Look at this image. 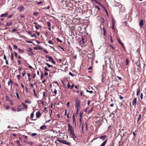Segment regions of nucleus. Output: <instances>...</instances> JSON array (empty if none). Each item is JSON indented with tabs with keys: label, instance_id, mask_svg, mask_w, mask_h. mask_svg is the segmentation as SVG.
<instances>
[{
	"label": "nucleus",
	"instance_id": "nucleus-1",
	"mask_svg": "<svg viewBox=\"0 0 146 146\" xmlns=\"http://www.w3.org/2000/svg\"><path fill=\"white\" fill-rule=\"evenodd\" d=\"M68 131L70 133V135L71 137L74 139V140H75V139L76 138L74 131V129L72 126L70 125V123H68Z\"/></svg>",
	"mask_w": 146,
	"mask_h": 146
},
{
	"label": "nucleus",
	"instance_id": "nucleus-2",
	"mask_svg": "<svg viewBox=\"0 0 146 146\" xmlns=\"http://www.w3.org/2000/svg\"><path fill=\"white\" fill-rule=\"evenodd\" d=\"M99 138L100 139H102V141L105 140L100 146H104L108 141L106 135H104L100 136Z\"/></svg>",
	"mask_w": 146,
	"mask_h": 146
},
{
	"label": "nucleus",
	"instance_id": "nucleus-3",
	"mask_svg": "<svg viewBox=\"0 0 146 146\" xmlns=\"http://www.w3.org/2000/svg\"><path fill=\"white\" fill-rule=\"evenodd\" d=\"M75 107L81 108L80 106V100L77 98H76L75 100Z\"/></svg>",
	"mask_w": 146,
	"mask_h": 146
},
{
	"label": "nucleus",
	"instance_id": "nucleus-4",
	"mask_svg": "<svg viewBox=\"0 0 146 146\" xmlns=\"http://www.w3.org/2000/svg\"><path fill=\"white\" fill-rule=\"evenodd\" d=\"M45 58H48V60L49 61L51 62H52V63H53L54 64H55V63H56L54 61L53 59L51 56H49L48 55H46L45 56Z\"/></svg>",
	"mask_w": 146,
	"mask_h": 146
},
{
	"label": "nucleus",
	"instance_id": "nucleus-5",
	"mask_svg": "<svg viewBox=\"0 0 146 146\" xmlns=\"http://www.w3.org/2000/svg\"><path fill=\"white\" fill-rule=\"evenodd\" d=\"M33 49L31 48H29V49L27 50L28 54L29 56H32L34 55V53L32 52Z\"/></svg>",
	"mask_w": 146,
	"mask_h": 146
},
{
	"label": "nucleus",
	"instance_id": "nucleus-6",
	"mask_svg": "<svg viewBox=\"0 0 146 146\" xmlns=\"http://www.w3.org/2000/svg\"><path fill=\"white\" fill-rule=\"evenodd\" d=\"M13 25V23L11 21L7 22L5 25L6 26H11Z\"/></svg>",
	"mask_w": 146,
	"mask_h": 146
},
{
	"label": "nucleus",
	"instance_id": "nucleus-7",
	"mask_svg": "<svg viewBox=\"0 0 146 146\" xmlns=\"http://www.w3.org/2000/svg\"><path fill=\"white\" fill-rule=\"evenodd\" d=\"M18 9L20 11H23L25 9V8L23 5H21L18 8Z\"/></svg>",
	"mask_w": 146,
	"mask_h": 146
},
{
	"label": "nucleus",
	"instance_id": "nucleus-8",
	"mask_svg": "<svg viewBox=\"0 0 146 146\" xmlns=\"http://www.w3.org/2000/svg\"><path fill=\"white\" fill-rule=\"evenodd\" d=\"M62 143L70 146L71 143L70 142H68L66 140H64L63 141Z\"/></svg>",
	"mask_w": 146,
	"mask_h": 146
},
{
	"label": "nucleus",
	"instance_id": "nucleus-9",
	"mask_svg": "<svg viewBox=\"0 0 146 146\" xmlns=\"http://www.w3.org/2000/svg\"><path fill=\"white\" fill-rule=\"evenodd\" d=\"M8 15V13H3V14H1V15H0V17H6Z\"/></svg>",
	"mask_w": 146,
	"mask_h": 146
},
{
	"label": "nucleus",
	"instance_id": "nucleus-10",
	"mask_svg": "<svg viewBox=\"0 0 146 146\" xmlns=\"http://www.w3.org/2000/svg\"><path fill=\"white\" fill-rule=\"evenodd\" d=\"M137 98H135L133 100L132 102V104L134 106L136 105V103H137Z\"/></svg>",
	"mask_w": 146,
	"mask_h": 146
},
{
	"label": "nucleus",
	"instance_id": "nucleus-11",
	"mask_svg": "<svg viewBox=\"0 0 146 146\" xmlns=\"http://www.w3.org/2000/svg\"><path fill=\"white\" fill-rule=\"evenodd\" d=\"M41 115V113L39 111H37L36 113V116L37 118L39 117Z\"/></svg>",
	"mask_w": 146,
	"mask_h": 146
},
{
	"label": "nucleus",
	"instance_id": "nucleus-12",
	"mask_svg": "<svg viewBox=\"0 0 146 146\" xmlns=\"http://www.w3.org/2000/svg\"><path fill=\"white\" fill-rule=\"evenodd\" d=\"M117 39L118 40V42L121 45L123 48H124V44L121 42L120 40L118 38H117Z\"/></svg>",
	"mask_w": 146,
	"mask_h": 146
},
{
	"label": "nucleus",
	"instance_id": "nucleus-13",
	"mask_svg": "<svg viewBox=\"0 0 146 146\" xmlns=\"http://www.w3.org/2000/svg\"><path fill=\"white\" fill-rule=\"evenodd\" d=\"M139 25L140 27H142L143 26V22L142 20H141L139 23Z\"/></svg>",
	"mask_w": 146,
	"mask_h": 146
},
{
	"label": "nucleus",
	"instance_id": "nucleus-14",
	"mask_svg": "<svg viewBox=\"0 0 146 146\" xmlns=\"http://www.w3.org/2000/svg\"><path fill=\"white\" fill-rule=\"evenodd\" d=\"M46 128V127L45 125H42L40 127V129L42 130H44Z\"/></svg>",
	"mask_w": 146,
	"mask_h": 146
},
{
	"label": "nucleus",
	"instance_id": "nucleus-15",
	"mask_svg": "<svg viewBox=\"0 0 146 146\" xmlns=\"http://www.w3.org/2000/svg\"><path fill=\"white\" fill-rule=\"evenodd\" d=\"M34 116V113L33 112L32 113L31 115V118L32 119V120H35L36 119H34L33 117Z\"/></svg>",
	"mask_w": 146,
	"mask_h": 146
},
{
	"label": "nucleus",
	"instance_id": "nucleus-16",
	"mask_svg": "<svg viewBox=\"0 0 146 146\" xmlns=\"http://www.w3.org/2000/svg\"><path fill=\"white\" fill-rule=\"evenodd\" d=\"M137 92L136 95H137V96L139 94V92L140 90V88L139 87L137 89Z\"/></svg>",
	"mask_w": 146,
	"mask_h": 146
},
{
	"label": "nucleus",
	"instance_id": "nucleus-17",
	"mask_svg": "<svg viewBox=\"0 0 146 146\" xmlns=\"http://www.w3.org/2000/svg\"><path fill=\"white\" fill-rule=\"evenodd\" d=\"M22 105L26 109H27V106L26 104H24V103H22Z\"/></svg>",
	"mask_w": 146,
	"mask_h": 146
},
{
	"label": "nucleus",
	"instance_id": "nucleus-18",
	"mask_svg": "<svg viewBox=\"0 0 146 146\" xmlns=\"http://www.w3.org/2000/svg\"><path fill=\"white\" fill-rule=\"evenodd\" d=\"M23 108H18L17 109V111L19 112L20 111H23Z\"/></svg>",
	"mask_w": 146,
	"mask_h": 146
},
{
	"label": "nucleus",
	"instance_id": "nucleus-19",
	"mask_svg": "<svg viewBox=\"0 0 146 146\" xmlns=\"http://www.w3.org/2000/svg\"><path fill=\"white\" fill-rule=\"evenodd\" d=\"M98 3H99L98 4V5H100V6L102 7L103 8H105L104 6L100 2Z\"/></svg>",
	"mask_w": 146,
	"mask_h": 146
},
{
	"label": "nucleus",
	"instance_id": "nucleus-20",
	"mask_svg": "<svg viewBox=\"0 0 146 146\" xmlns=\"http://www.w3.org/2000/svg\"><path fill=\"white\" fill-rule=\"evenodd\" d=\"M16 94L18 99H20V96L18 92H16Z\"/></svg>",
	"mask_w": 146,
	"mask_h": 146
},
{
	"label": "nucleus",
	"instance_id": "nucleus-21",
	"mask_svg": "<svg viewBox=\"0 0 146 146\" xmlns=\"http://www.w3.org/2000/svg\"><path fill=\"white\" fill-rule=\"evenodd\" d=\"M47 25L49 27H50L51 24L50 22L47 21L46 23Z\"/></svg>",
	"mask_w": 146,
	"mask_h": 146
},
{
	"label": "nucleus",
	"instance_id": "nucleus-22",
	"mask_svg": "<svg viewBox=\"0 0 146 146\" xmlns=\"http://www.w3.org/2000/svg\"><path fill=\"white\" fill-rule=\"evenodd\" d=\"M25 103H28L29 104H31V101L28 100H26L25 101Z\"/></svg>",
	"mask_w": 146,
	"mask_h": 146
},
{
	"label": "nucleus",
	"instance_id": "nucleus-23",
	"mask_svg": "<svg viewBox=\"0 0 146 146\" xmlns=\"http://www.w3.org/2000/svg\"><path fill=\"white\" fill-rule=\"evenodd\" d=\"M16 143L19 146H22L20 144L19 141V140L16 141Z\"/></svg>",
	"mask_w": 146,
	"mask_h": 146
},
{
	"label": "nucleus",
	"instance_id": "nucleus-24",
	"mask_svg": "<svg viewBox=\"0 0 146 146\" xmlns=\"http://www.w3.org/2000/svg\"><path fill=\"white\" fill-rule=\"evenodd\" d=\"M33 91L34 92L35 96H36V97L37 98V96L36 95V92H36L35 90L34 89H33Z\"/></svg>",
	"mask_w": 146,
	"mask_h": 146
},
{
	"label": "nucleus",
	"instance_id": "nucleus-25",
	"mask_svg": "<svg viewBox=\"0 0 146 146\" xmlns=\"http://www.w3.org/2000/svg\"><path fill=\"white\" fill-rule=\"evenodd\" d=\"M45 64L46 65H47L48 66V67L49 68H50L52 67L51 65H50L48 63H45Z\"/></svg>",
	"mask_w": 146,
	"mask_h": 146
},
{
	"label": "nucleus",
	"instance_id": "nucleus-26",
	"mask_svg": "<svg viewBox=\"0 0 146 146\" xmlns=\"http://www.w3.org/2000/svg\"><path fill=\"white\" fill-rule=\"evenodd\" d=\"M37 134L36 133H32L31 134V136H32V137H34V136H35Z\"/></svg>",
	"mask_w": 146,
	"mask_h": 146
},
{
	"label": "nucleus",
	"instance_id": "nucleus-27",
	"mask_svg": "<svg viewBox=\"0 0 146 146\" xmlns=\"http://www.w3.org/2000/svg\"><path fill=\"white\" fill-rule=\"evenodd\" d=\"M17 31V30L15 28L13 29H12V33H14Z\"/></svg>",
	"mask_w": 146,
	"mask_h": 146
},
{
	"label": "nucleus",
	"instance_id": "nucleus-28",
	"mask_svg": "<svg viewBox=\"0 0 146 146\" xmlns=\"http://www.w3.org/2000/svg\"><path fill=\"white\" fill-rule=\"evenodd\" d=\"M71 114L68 113L67 114V117L68 118H69L71 117Z\"/></svg>",
	"mask_w": 146,
	"mask_h": 146
},
{
	"label": "nucleus",
	"instance_id": "nucleus-29",
	"mask_svg": "<svg viewBox=\"0 0 146 146\" xmlns=\"http://www.w3.org/2000/svg\"><path fill=\"white\" fill-rule=\"evenodd\" d=\"M27 143L29 144L30 145H33V143L31 142H27Z\"/></svg>",
	"mask_w": 146,
	"mask_h": 146
},
{
	"label": "nucleus",
	"instance_id": "nucleus-30",
	"mask_svg": "<svg viewBox=\"0 0 146 146\" xmlns=\"http://www.w3.org/2000/svg\"><path fill=\"white\" fill-rule=\"evenodd\" d=\"M86 92H89L90 94H92L93 93V91H89L88 90H86Z\"/></svg>",
	"mask_w": 146,
	"mask_h": 146
},
{
	"label": "nucleus",
	"instance_id": "nucleus-31",
	"mask_svg": "<svg viewBox=\"0 0 146 146\" xmlns=\"http://www.w3.org/2000/svg\"><path fill=\"white\" fill-rule=\"evenodd\" d=\"M11 60H13L14 59V56H13V54L12 53H11Z\"/></svg>",
	"mask_w": 146,
	"mask_h": 146
},
{
	"label": "nucleus",
	"instance_id": "nucleus-32",
	"mask_svg": "<svg viewBox=\"0 0 146 146\" xmlns=\"http://www.w3.org/2000/svg\"><path fill=\"white\" fill-rule=\"evenodd\" d=\"M57 141H59V142L61 143H62L63 140H62L59 139H57Z\"/></svg>",
	"mask_w": 146,
	"mask_h": 146
},
{
	"label": "nucleus",
	"instance_id": "nucleus-33",
	"mask_svg": "<svg viewBox=\"0 0 146 146\" xmlns=\"http://www.w3.org/2000/svg\"><path fill=\"white\" fill-rule=\"evenodd\" d=\"M143 93H141V95H140V98L141 100H142L143 99Z\"/></svg>",
	"mask_w": 146,
	"mask_h": 146
},
{
	"label": "nucleus",
	"instance_id": "nucleus-34",
	"mask_svg": "<svg viewBox=\"0 0 146 146\" xmlns=\"http://www.w3.org/2000/svg\"><path fill=\"white\" fill-rule=\"evenodd\" d=\"M56 40L59 42L60 43H61L62 42V41L60 40L58 38H57Z\"/></svg>",
	"mask_w": 146,
	"mask_h": 146
},
{
	"label": "nucleus",
	"instance_id": "nucleus-35",
	"mask_svg": "<svg viewBox=\"0 0 146 146\" xmlns=\"http://www.w3.org/2000/svg\"><path fill=\"white\" fill-rule=\"evenodd\" d=\"M83 91H80V96H84V95H83Z\"/></svg>",
	"mask_w": 146,
	"mask_h": 146
},
{
	"label": "nucleus",
	"instance_id": "nucleus-36",
	"mask_svg": "<svg viewBox=\"0 0 146 146\" xmlns=\"http://www.w3.org/2000/svg\"><path fill=\"white\" fill-rule=\"evenodd\" d=\"M84 38L83 37H82L81 39V40H80V42H81L82 41L83 43L84 44Z\"/></svg>",
	"mask_w": 146,
	"mask_h": 146
},
{
	"label": "nucleus",
	"instance_id": "nucleus-37",
	"mask_svg": "<svg viewBox=\"0 0 146 146\" xmlns=\"http://www.w3.org/2000/svg\"><path fill=\"white\" fill-rule=\"evenodd\" d=\"M76 108V111H79L80 110L81 108L79 107H75Z\"/></svg>",
	"mask_w": 146,
	"mask_h": 146
},
{
	"label": "nucleus",
	"instance_id": "nucleus-38",
	"mask_svg": "<svg viewBox=\"0 0 146 146\" xmlns=\"http://www.w3.org/2000/svg\"><path fill=\"white\" fill-rule=\"evenodd\" d=\"M83 114V113L81 111L80 113V117L82 118V115Z\"/></svg>",
	"mask_w": 146,
	"mask_h": 146
},
{
	"label": "nucleus",
	"instance_id": "nucleus-39",
	"mask_svg": "<svg viewBox=\"0 0 146 146\" xmlns=\"http://www.w3.org/2000/svg\"><path fill=\"white\" fill-rule=\"evenodd\" d=\"M6 100L8 101H9L11 100L10 98L8 97H6Z\"/></svg>",
	"mask_w": 146,
	"mask_h": 146
},
{
	"label": "nucleus",
	"instance_id": "nucleus-40",
	"mask_svg": "<svg viewBox=\"0 0 146 146\" xmlns=\"http://www.w3.org/2000/svg\"><path fill=\"white\" fill-rule=\"evenodd\" d=\"M69 74L73 77L74 76V75L71 72H69Z\"/></svg>",
	"mask_w": 146,
	"mask_h": 146
},
{
	"label": "nucleus",
	"instance_id": "nucleus-41",
	"mask_svg": "<svg viewBox=\"0 0 146 146\" xmlns=\"http://www.w3.org/2000/svg\"><path fill=\"white\" fill-rule=\"evenodd\" d=\"M12 17V15H8L7 17V19H9L11 17Z\"/></svg>",
	"mask_w": 146,
	"mask_h": 146
},
{
	"label": "nucleus",
	"instance_id": "nucleus-42",
	"mask_svg": "<svg viewBox=\"0 0 146 146\" xmlns=\"http://www.w3.org/2000/svg\"><path fill=\"white\" fill-rule=\"evenodd\" d=\"M18 48V47L17 46L15 45H14V49H16L17 48Z\"/></svg>",
	"mask_w": 146,
	"mask_h": 146
},
{
	"label": "nucleus",
	"instance_id": "nucleus-43",
	"mask_svg": "<svg viewBox=\"0 0 146 146\" xmlns=\"http://www.w3.org/2000/svg\"><path fill=\"white\" fill-rule=\"evenodd\" d=\"M27 32L28 33V34L29 35H31V31H27Z\"/></svg>",
	"mask_w": 146,
	"mask_h": 146
},
{
	"label": "nucleus",
	"instance_id": "nucleus-44",
	"mask_svg": "<svg viewBox=\"0 0 146 146\" xmlns=\"http://www.w3.org/2000/svg\"><path fill=\"white\" fill-rule=\"evenodd\" d=\"M44 70H46V71H49V70L48 68L46 66L44 68Z\"/></svg>",
	"mask_w": 146,
	"mask_h": 146
},
{
	"label": "nucleus",
	"instance_id": "nucleus-45",
	"mask_svg": "<svg viewBox=\"0 0 146 146\" xmlns=\"http://www.w3.org/2000/svg\"><path fill=\"white\" fill-rule=\"evenodd\" d=\"M139 117H138V119H137V121H138L141 118V114H139Z\"/></svg>",
	"mask_w": 146,
	"mask_h": 146
},
{
	"label": "nucleus",
	"instance_id": "nucleus-46",
	"mask_svg": "<svg viewBox=\"0 0 146 146\" xmlns=\"http://www.w3.org/2000/svg\"><path fill=\"white\" fill-rule=\"evenodd\" d=\"M103 29L104 35H105V33H106V31L104 27L103 28Z\"/></svg>",
	"mask_w": 146,
	"mask_h": 146
},
{
	"label": "nucleus",
	"instance_id": "nucleus-47",
	"mask_svg": "<svg viewBox=\"0 0 146 146\" xmlns=\"http://www.w3.org/2000/svg\"><path fill=\"white\" fill-rule=\"evenodd\" d=\"M3 58L6 60H7V57L5 55H4Z\"/></svg>",
	"mask_w": 146,
	"mask_h": 146
},
{
	"label": "nucleus",
	"instance_id": "nucleus-48",
	"mask_svg": "<svg viewBox=\"0 0 146 146\" xmlns=\"http://www.w3.org/2000/svg\"><path fill=\"white\" fill-rule=\"evenodd\" d=\"M70 105V102H68L66 104V106L67 107H69Z\"/></svg>",
	"mask_w": 146,
	"mask_h": 146
},
{
	"label": "nucleus",
	"instance_id": "nucleus-49",
	"mask_svg": "<svg viewBox=\"0 0 146 146\" xmlns=\"http://www.w3.org/2000/svg\"><path fill=\"white\" fill-rule=\"evenodd\" d=\"M48 75V73L46 72L45 71L44 75L45 76H47Z\"/></svg>",
	"mask_w": 146,
	"mask_h": 146
},
{
	"label": "nucleus",
	"instance_id": "nucleus-50",
	"mask_svg": "<svg viewBox=\"0 0 146 146\" xmlns=\"http://www.w3.org/2000/svg\"><path fill=\"white\" fill-rule=\"evenodd\" d=\"M48 42L50 44H53V43L51 41V40H49L48 41Z\"/></svg>",
	"mask_w": 146,
	"mask_h": 146
},
{
	"label": "nucleus",
	"instance_id": "nucleus-51",
	"mask_svg": "<svg viewBox=\"0 0 146 146\" xmlns=\"http://www.w3.org/2000/svg\"><path fill=\"white\" fill-rule=\"evenodd\" d=\"M95 8H96L97 9L99 10H100V8L97 5H96L95 6Z\"/></svg>",
	"mask_w": 146,
	"mask_h": 146
},
{
	"label": "nucleus",
	"instance_id": "nucleus-52",
	"mask_svg": "<svg viewBox=\"0 0 146 146\" xmlns=\"http://www.w3.org/2000/svg\"><path fill=\"white\" fill-rule=\"evenodd\" d=\"M25 74V71H23L22 73V75L23 76H24Z\"/></svg>",
	"mask_w": 146,
	"mask_h": 146
},
{
	"label": "nucleus",
	"instance_id": "nucleus-53",
	"mask_svg": "<svg viewBox=\"0 0 146 146\" xmlns=\"http://www.w3.org/2000/svg\"><path fill=\"white\" fill-rule=\"evenodd\" d=\"M34 36H35V38L36 37V35H31V37H33Z\"/></svg>",
	"mask_w": 146,
	"mask_h": 146
},
{
	"label": "nucleus",
	"instance_id": "nucleus-54",
	"mask_svg": "<svg viewBox=\"0 0 146 146\" xmlns=\"http://www.w3.org/2000/svg\"><path fill=\"white\" fill-rule=\"evenodd\" d=\"M38 13L36 12H35L33 13V15L35 16H36L38 14Z\"/></svg>",
	"mask_w": 146,
	"mask_h": 146
},
{
	"label": "nucleus",
	"instance_id": "nucleus-55",
	"mask_svg": "<svg viewBox=\"0 0 146 146\" xmlns=\"http://www.w3.org/2000/svg\"><path fill=\"white\" fill-rule=\"evenodd\" d=\"M110 46L113 49H115L113 47V46L112 45H110Z\"/></svg>",
	"mask_w": 146,
	"mask_h": 146
},
{
	"label": "nucleus",
	"instance_id": "nucleus-56",
	"mask_svg": "<svg viewBox=\"0 0 146 146\" xmlns=\"http://www.w3.org/2000/svg\"><path fill=\"white\" fill-rule=\"evenodd\" d=\"M17 78L19 80H20V75H17Z\"/></svg>",
	"mask_w": 146,
	"mask_h": 146
},
{
	"label": "nucleus",
	"instance_id": "nucleus-57",
	"mask_svg": "<svg viewBox=\"0 0 146 146\" xmlns=\"http://www.w3.org/2000/svg\"><path fill=\"white\" fill-rule=\"evenodd\" d=\"M68 84H67V85H68V88H70V85L69 84V82L68 81Z\"/></svg>",
	"mask_w": 146,
	"mask_h": 146
},
{
	"label": "nucleus",
	"instance_id": "nucleus-58",
	"mask_svg": "<svg viewBox=\"0 0 146 146\" xmlns=\"http://www.w3.org/2000/svg\"><path fill=\"white\" fill-rule=\"evenodd\" d=\"M19 52H22L23 51V50H21L20 48H19Z\"/></svg>",
	"mask_w": 146,
	"mask_h": 146
},
{
	"label": "nucleus",
	"instance_id": "nucleus-59",
	"mask_svg": "<svg viewBox=\"0 0 146 146\" xmlns=\"http://www.w3.org/2000/svg\"><path fill=\"white\" fill-rule=\"evenodd\" d=\"M12 110L13 111H16V108L13 107L12 108Z\"/></svg>",
	"mask_w": 146,
	"mask_h": 146
},
{
	"label": "nucleus",
	"instance_id": "nucleus-60",
	"mask_svg": "<svg viewBox=\"0 0 146 146\" xmlns=\"http://www.w3.org/2000/svg\"><path fill=\"white\" fill-rule=\"evenodd\" d=\"M57 91L56 90V89H55L54 90V91L53 92V93L54 94H57Z\"/></svg>",
	"mask_w": 146,
	"mask_h": 146
},
{
	"label": "nucleus",
	"instance_id": "nucleus-61",
	"mask_svg": "<svg viewBox=\"0 0 146 146\" xmlns=\"http://www.w3.org/2000/svg\"><path fill=\"white\" fill-rule=\"evenodd\" d=\"M43 73H42L41 74V80H42L43 78Z\"/></svg>",
	"mask_w": 146,
	"mask_h": 146
},
{
	"label": "nucleus",
	"instance_id": "nucleus-62",
	"mask_svg": "<svg viewBox=\"0 0 146 146\" xmlns=\"http://www.w3.org/2000/svg\"><path fill=\"white\" fill-rule=\"evenodd\" d=\"M27 64H28V65H29V68H31V69H32L33 68L32 66H31L30 65H29V64L28 63H27Z\"/></svg>",
	"mask_w": 146,
	"mask_h": 146
},
{
	"label": "nucleus",
	"instance_id": "nucleus-63",
	"mask_svg": "<svg viewBox=\"0 0 146 146\" xmlns=\"http://www.w3.org/2000/svg\"><path fill=\"white\" fill-rule=\"evenodd\" d=\"M74 84H72V85L70 87V89H72L74 86Z\"/></svg>",
	"mask_w": 146,
	"mask_h": 146
},
{
	"label": "nucleus",
	"instance_id": "nucleus-64",
	"mask_svg": "<svg viewBox=\"0 0 146 146\" xmlns=\"http://www.w3.org/2000/svg\"><path fill=\"white\" fill-rule=\"evenodd\" d=\"M23 136L25 138V139H27V136H25V135H23Z\"/></svg>",
	"mask_w": 146,
	"mask_h": 146
}]
</instances>
